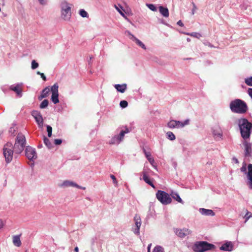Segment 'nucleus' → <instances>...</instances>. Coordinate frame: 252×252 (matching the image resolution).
I'll list each match as a JSON object with an SVG mask.
<instances>
[{
	"label": "nucleus",
	"instance_id": "obj_1",
	"mask_svg": "<svg viewBox=\"0 0 252 252\" xmlns=\"http://www.w3.org/2000/svg\"><path fill=\"white\" fill-rule=\"evenodd\" d=\"M238 126L242 138L244 140L249 139L252 130V124L247 119L242 118L238 120Z\"/></svg>",
	"mask_w": 252,
	"mask_h": 252
},
{
	"label": "nucleus",
	"instance_id": "obj_2",
	"mask_svg": "<svg viewBox=\"0 0 252 252\" xmlns=\"http://www.w3.org/2000/svg\"><path fill=\"white\" fill-rule=\"evenodd\" d=\"M230 108L232 112L238 114H244L248 110L245 102L239 99H236L230 103Z\"/></svg>",
	"mask_w": 252,
	"mask_h": 252
},
{
	"label": "nucleus",
	"instance_id": "obj_3",
	"mask_svg": "<svg viewBox=\"0 0 252 252\" xmlns=\"http://www.w3.org/2000/svg\"><path fill=\"white\" fill-rule=\"evenodd\" d=\"M71 4L66 0H63L61 3V17L65 21H69L71 16Z\"/></svg>",
	"mask_w": 252,
	"mask_h": 252
},
{
	"label": "nucleus",
	"instance_id": "obj_4",
	"mask_svg": "<svg viewBox=\"0 0 252 252\" xmlns=\"http://www.w3.org/2000/svg\"><path fill=\"white\" fill-rule=\"evenodd\" d=\"M25 145V136L22 133H19L17 136L15 144L13 146L15 153H21L24 150Z\"/></svg>",
	"mask_w": 252,
	"mask_h": 252
},
{
	"label": "nucleus",
	"instance_id": "obj_5",
	"mask_svg": "<svg viewBox=\"0 0 252 252\" xmlns=\"http://www.w3.org/2000/svg\"><path fill=\"white\" fill-rule=\"evenodd\" d=\"M14 147L11 143L7 142L3 148V154L5 158V162L10 163L12 159L14 154Z\"/></svg>",
	"mask_w": 252,
	"mask_h": 252
},
{
	"label": "nucleus",
	"instance_id": "obj_6",
	"mask_svg": "<svg viewBox=\"0 0 252 252\" xmlns=\"http://www.w3.org/2000/svg\"><path fill=\"white\" fill-rule=\"evenodd\" d=\"M215 248V246L207 242L201 241L196 243L193 246V250L197 252H204L212 250Z\"/></svg>",
	"mask_w": 252,
	"mask_h": 252
},
{
	"label": "nucleus",
	"instance_id": "obj_7",
	"mask_svg": "<svg viewBox=\"0 0 252 252\" xmlns=\"http://www.w3.org/2000/svg\"><path fill=\"white\" fill-rule=\"evenodd\" d=\"M156 197L158 200L164 205L168 204L172 201V199L170 195L162 190H158L156 193Z\"/></svg>",
	"mask_w": 252,
	"mask_h": 252
},
{
	"label": "nucleus",
	"instance_id": "obj_8",
	"mask_svg": "<svg viewBox=\"0 0 252 252\" xmlns=\"http://www.w3.org/2000/svg\"><path fill=\"white\" fill-rule=\"evenodd\" d=\"M128 132V128L121 130L119 134L114 135L109 141L108 143L110 145L119 144L123 140L125 134Z\"/></svg>",
	"mask_w": 252,
	"mask_h": 252
},
{
	"label": "nucleus",
	"instance_id": "obj_9",
	"mask_svg": "<svg viewBox=\"0 0 252 252\" xmlns=\"http://www.w3.org/2000/svg\"><path fill=\"white\" fill-rule=\"evenodd\" d=\"M58 89L59 85L57 83L54 84L51 88V100L54 104H57L59 102Z\"/></svg>",
	"mask_w": 252,
	"mask_h": 252
},
{
	"label": "nucleus",
	"instance_id": "obj_10",
	"mask_svg": "<svg viewBox=\"0 0 252 252\" xmlns=\"http://www.w3.org/2000/svg\"><path fill=\"white\" fill-rule=\"evenodd\" d=\"M32 116L35 119L39 127H42L43 126V119L40 112L33 111L32 112Z\"/></svg>",
	"mask_w": 252,
	"mask_h": 252
},
{
	"label": "nucleus",
	"instance_id": "obj_11",
	"mask_svg": "<svg viewBox=\"0 0 252 252\" xmlns=\"http://www.w3.org/2000/svg\"><path fill=\"white\" fill-rule=\"evenodd\" d=\"M25 154L27 158L31 160H33L36 158V153L34 149L31 147H27L25 149Z\"/></svg>",
	"mask_w": 252,
	"mask_h": 252
},
{
	"label": "nucleus",
	"instance_id": "obj_12",
	"mask_svg": "<svg viewBox=\"0 0 252 252\" xmlns=\"http://www.w3.org/2000/svg\"><path fill=\"white\" fill-rule=\"evenodd\" d=\"M134 221L135 222V228H133V232L135 234H139V229L141 225V220L140 217L138 215H135L134 217Z\"/></svg>",
	"mask_w": 252,
	"mask_h": 252
},
{
	"label": "nucleus",
	"instance_id": "obj_13",
	"mask_svg": "<svg viewBox=\"0 0 252 252\" xmlns=\"http://www.w3.org/2000/svg\"><path fill=\"white\" fill-rule=\"evenodd\" d=\"M243 144L245 147V156L246 157H250L252 156V148L251 143L248 142L246 140L243 142Z\"/></svg>",
	"mask_w": 252,
	"mask_h": 252
},
{
	"label": "nucleus",
	"instance_id": "obj_14",
	"mask_svg": "<svg viewBox=\"0 0 252 252\" xmlns=\"http://www.w3.org/2000/svg\"><path fill=\"white\" fill-rule=\"evenodd\" d=\"M175 233L178 236L181 238H184L190 234L191 231L188 228H184L182 229H176Z\"/></svg>",
	"mask_w": 252,
	"mask_h": 252
},
{
	"label": "nucleus",
	"instance_id": "obj_15",
	"mask_svg": "<svg viewBox=\"0 0 252 252\" xmlns=\"http://www.w3.org/2000/svg\"><path fill=\"white\" fill-rule=\"evenodd\" d=\"M234 248V245L232 242L227 241L222 244L220 247V250L223 251L231 252Z\"/></svg>",
	"mask_w": 252,
	"mask_h": 252
},
{
	"label": "nucleus",
	"instance_id": "obj_16",
	"mask_svg": "<svg viewBox=\"0 0 252 252\" xmlns=\"http://www.w3.org/2000/svg\"><path fill=\"white\" fill-rule=\"evenodd\" d=\"M61 188H66L68 187H76L78 189H82V187L75 183L74 182L68 180L64 181L62 184L59 185Z\"/></svg>",
	"mask_w": 252,
	"mask_h": 252
},
{
	"label": "nucleus",
	"instance_id": "obj_17",
	"mask_svg": "<svg viewBox=\"0 0 252 252\" xmlns=\"http://www.w3.org/2000/svg\"><path fill=\"white\" fill-rule=\"evenodd\" d=\"M248 169L247 178L248 179V185L249 188L252 189V164L248 165Z\"/></svg>",
	"mask_w": 252,
	"mask_h": 252
},
{
	"label": "nucleus",
	"instance_id": "obj_18",
	"mask_svg": "<svg viewBox=\"0 0 252 252\" xmlns=\"http://www.w3.org/2000/svg\"><path fill=\"white\" fill-rule=\"evenodd\" d=\"M143 152L149 162L156 169L157 166L155 163V160L153 158L151 157V153L150 152H146L145 149H143Z\"/></svg>",
	"mask_w": 252,
	"mask_h": 252
},
{
	"label": "nucleus",
	"instance_id": "obj_19",
	"mask_svg": "<svg viewBox=\"0 0 252 252\" xmlns=\"http://www.w3.org/2000/svg\"><path fill=\"white\" fill-rule=\"evenodd\" d=\"M200 213L205 216H214L215 213L213 210L210 209H206L204 208H200L199 210Z\"/></svg>",
	"mask_w": 252,
	"mask_h": 252
},
{
	"label": "nucleus",
	"instance_id": "obj_20",
	"mask_svg": "<svg viewBox=\"0 0 252 252\" xmlns=\"http://www.w3.org/2000/svg\"><path fill=\"white\" fill-rule=\"evenodd\" d=\"M10 90L15 92L18 96H22V90L21 89L20 85L17 84L15 86L12 85L10 86Z\"/></svg>",
	"mask_w": 252,
	"mask_h": 252
},
{
	"label": "nucleus",
	"instance_id": "obj_21",
	"mask_svg": "<svg viewBox=\"0 0 252 252\" xmlns=\"http://www.w3.org/2000/svg\"><path fill=\"white\" fill-rule=\"evenodd\" d=\"M142 174L143 180L149 185L151 186L153 188L155 189V185L153 184L152 181L150 180V178L147 175V173L145 171H143Z\"/></svg>",
	"mask_w": 252,
	"mask_h": 252
},
{
	"label": "nucleus",
	"instance_id": "obj_22",
	"mask_svg": "<svg viewBox=\"0 0 252 252\" xmlns=\"http://www.w3.org/2000/svg\"><path fill=\"white\" fill-rule=\"evenodd\" d=\"M159 11L163 17L167 18L169 16V10L167 8L160 6H159Z\"/></svg>",
	"mask_w": 252,
	"mask_h": 252
},
{
	"label": "nucleus",
	"instance_id": "obj_23",
	"mask_svg": "<svg viewBox=\"0 0 252 252\" xmlns=\"http://www.w3.org/2000/svg\"><path fill=\"white\" fill-rule=\"evenodd\" d=\"M115 88L117 90V91L123 93L126 89V85L125 84L122 85L117 84L115 85Z\"/></svg>",
	"mask_w": 252,
	"mask_h": 252
},
{
	"label": "nucleus",
	"instance_id": "obj_24",
	"mask_svg": "<svg viewBox=\"0 0 252 252\" xmlns=\"http://www.w3.org/2000/svg\"><path fill=\"white\" fill-rule=\"evenodd\" d=\"M51 91V89H49L48 87H46L44 89H43L42 91V94L39 97L40 99H42L43 98L47 97Z\"/></svg>",
	"mask_w": 252,
	"mask_h": 252
},
{
	"label": "nucleus",
	"instance_id": "obj_25",
	"mask_svg": "<svg viewBox=\"0 0 252 252\" xmlns=\"http://www.w3.org/2000/svg\"><path fill=\"white\" fill-rule=\"evenodd\" d=\"M13 243L17 247H20L21 245L19 235H15L13 237Z\"/></svg>",
	"mask_w": 252,
	"mask_h": 252
},
{
	"label": "nucleus",
	"instance_id": "obj_26",
	"mask_svg": "<svg viewBox=\"0 0 252 252\" xmlns=\"http://www.w3.org/2000/svg\"><path fill=\"white\" fill-rule=\"evenodd\" d=\"M171 195L173 199L177 201L178 202L184 204V201L177 192L172 191L171 193Z\"/></svg>",
	"mask_w": 252,
	"mask_h": 252
},
{
	"label": "nucleus",
	"instance_id": "obj_27",
	"mask_svg": "<svg viewBox=\"0 0 252 252\" xmlns=\"http://www.w3.org/2000/svg\"><path fill=\"white\" fill-rule=\"evenodd\" d=\"M132 41H134L142 49L146 50V47L144 44L135 36H132Z\"/></svg>",
	"mask_w": 252,
	"mask_h": 252
},
{
	"label": "nucleus",
	"instance_id": "obj_28",
	"mask_svg": "<svg viewBox=\"0 0 252 252\" xmlns=\"http://www.w3.org/2000/svg\"><path fill=\"white\" fill-rule=\"evenodd\" d=\"M189 124V120L187 119L184 122L177 121V128L183 127Z\"/></svg>",
	"mask_w": 252,
	"mask_h": 252
},
{
	"label": "nucleus",
	"instance_id": "obj_29",
	"mask_svg": "<svg viewBox=\"0 0 252 252\" xmlns=\"http://www.w3.org/2000/svg\"><path fill=\"white\" fill-rule=\"evenodd\" d=\"M213 134L214 135V136L220 138L222 135V132L220 128H217L215 129H213Z\"/></svg>",
	"mask_w": 252,
	"mask_h": 252
},
{
	"label": "nucleus",
	"instance_id": "obj_30",
	"mask_svg": "<svg viewBox=\"0 0 252 252\" xmlns=\"http://www.w3.org/2000/svg\"><path fill=\"white\" fill-rule=\"evenodd\" d=\"M167 126L169 128H177V121L171 120L167 124Z\"/></svg>",
	"mask_w": 252,
	"mask_h": 252
},
{
	"label": "nucleus",
	"instance_id": "obj_31",
	"mask_svg": "<svg viewBox=\"0 0 252 252\" xmlns=\"http://www.w3.org/2000/svg\"><path fill=\"white\" fill-rule=\"evenodd\" d=\"M44 143L45 144V145L49 148L51 149L52 148L53 145L50 142L49 139H48L46 137H44Z\"/></svg>",
	"mask_w": 252,
	"mask_h": 252
},
{
	"label": "nucleus",
	"instance_id": "obj_32",
	"mask_svg": "<svg viewBox=\"0 0 252 252\" xmlns=\"http://www.w3.org/2000/svg\"><path fill=\"white\" fill-rule=\"evenodd\" d=\"M166 136L168 139L170 140H174L176 138L174 133L171 131H168L166 133Z\"/></svg>",
	"mask_w": 252,
	"mask_h": 252
},
{
	"label": "nucleus",
	"instance_id": "obj_33",
	"mask_svg": "<svg viewBox=\"0 0 252 252\" xmlns=\"http://www.w3.org/2000/svg\"><path fill=\"white\" fill-rule=\"evenodd\" d=\"M152 252H164V250L163 247L157 245L154 248Z\"/></svg>",
	"mask_w": 252,
	"mask_h": 252
},
{
	"label": "nucleus",
	"instance_id": "obj_34",
	"mask_svg": "<svg viewBox=\"0 0 252 252\" xmlns=\"http://www.w3.org/2000/svg\"><path fill=\"white\" fill-rule=\"evenodd\" d=\"M49 102L47 99H44L40 104V108L43 109L47 107Z\"/></svg>",
	"mask_w": 252,
	"mask_h": 252
},
{
	"label": "nucleus",
	"instance_id": "obj_35",
	"mask_svg": "<svg viewBox=\"0 0 252 252\" xmlns=\"http://www.w3.org/2000/svg\"><path fill=\"white\" fill-rule=\"evenodd\" d=\"M79 14L80 15L83 17H88V13L84 9H82L79 10Z\"/></svg>",
	"mask_w": 252,
	"mask_h": 252
},
{
	"label": "nucleus",
	"instance_id": "obj_36",
	"mask_svg": "<svg viewBox=\"0 0 252 252\" xmlns=\"http://www.w3.org/2000/svg\"><path fill=\"white\" fill-rule=\"evenodd\" d=\"M188 35H189L191 36L196 37L197 38H199L200 37H201V35L200 33L198 32H192L191 33H187Z\"/></svg>",
	"mask_w": 252,
	"mask_h": 252
},
{
	"label": "nucleus",
	"instance_id": "obj_37",
	"mask_svg": "<svg viewBox=\"0 0 252 252\" xmlns=\"http://www.w3.org/2000/svg\"><path fill=\"white\" fill-rule=\"evenodd\" d=\"M148 7L153 11H156L157 8L156 6L153 4H147Z\"/></svg>",
	"mask_w": 252,
	"mask_h": 252
},
{
	"label": "nucleus",
	"instance_id": "obj_38",
	"mask_svg": "<svg viewBox=\"0 0 252 252\" xmlns=\"http://www.w3.org/2000/svg\"><path fill=\"white\" fill-rule=\"evenodd\" d=\"M39 66L38 63L36 62L35 60H32V62L31 67L32 69H35L37 68Z\"/></svg>",
	"mask_w": 252,
	"mask_h": 252
},
{
	"label": "nucleus",
	"instance_id": "obj_39",
	"mask_svg": "<svg viewBox=\"0 0 252 252\" xmlns=\"http://www.w3.org/2000/svg\"><path fill=\"white\" fill-rule=\"evenodd\" d=\"M120 105L122 108H125L127 106L128 103L126 100H122L120 103Z\"/></svg>",
	"mask_w": 252,
	"mask_h": 252
},
{
	"label": "nucleus",
	"instance_id": "obj_40",
	"mask_svg": "<svg viewBox=\"0 0 252 252\" xmlns=\"http://www.w3.org/2000/svg\"><path fill=\"white\" fill-rule=\"evenodd\" d=\"M115 7L121 15L125 16V14L121 10V9H122V7L121 5H119V6H118L116 5H115Z\"/></svg>",
	"mask_w": 252,
	"mask_h": 252
},
{
	"label": "nucleus",
	"instance_id": "obj_41",
	"mask_svg": "<svg viewBox=\"0 0 252 252\" xmlns=\"http://www.w3.org/2000/svg\"><path fill=\"white\" fill-rule=\"evenodd\" d=\"M245 82L248 86H252V77L246 78Z\"/></svg>",
	"mask_w": 252,
	"mask_h": 252
},
{
	"label": "nucleus",
	"instance_id": "obj_42",
	"mask_svg": "<svg viewBox=\"0 0 252 252\" xmlns=\"http://www.w3.org/2000/svg\"><path fill=\"white\" fill-rule=\"evenodd\" d=\"M252 217V213L249 212H247L245 216H244V219H245V222L247 221L248 220Z\"/></svg>",
	"mask_w": 252,
	"mask_h": 252
},
{
	"label": "nucleus",
	"instance_id": "obj_43",
	"mask_svg": "<svg viewBox=\"0 0 252 252\" xmlns=\"http://www.w3.org/2000/svg\"><path fill=\"white\" fill-rule=\"evenodd\" d=\"M110 177L113 180V182L114 184L115 185V186L117 187L118 186V182L117 181V179H116L115 176L114 175L111 174L110 175Z\"/></svg>",
	"mask_w": 252,
	"mask_h": 252
},
{
	"label": "nucleus",
	"instance_id": "obj_44",
	"mask_svg": "<svg viewBox=\"0 0 252 252\" xmlns=\"http://www.w3.org/2000/svg\"><path fill=\"white\" fill-rule=\"evenodd\" d=\"M240 170H241V171L242 172H243V173H247V168H246V163H244L243 165V166L241 168Z\"/></svg>",
	"mask_w": 252,
	"mask_h": 252
},
{
	"label": "nucleus",
	"instance_id": "obj_45",
	"mask_svg": "<svg viewBox=\"0 0 252 252\" xmlns=\"http://www.w3.org/2000/svg\"><path fill=\"white\" fill-rule=\"evenodd\" d=\"M126 35L129 36V38L132 40V36H134L129 31H126L125 32Z\"/></svg>",
	"mask_w": 252,
	"mask_h": 252
},
{
	"label": "nucleus",
	"instance_id": "obj_46",
	"mask_svg": "<svg viewBox=\"0 0 252 252\" xmlns=\"http://www.w3.org/2000/svg\"><path fill=\"white\" fill-rule=\"evenodd\" d=\"M62 140L60 139H56L54 140V143L56 145H60L62 143Z\"/></svg>",
	"mask_w": 252,
	"mask_h": 252
},
{
	"label": "nucleus",
	"instance_id": "obj_47",
	"mask_svg": "<svg viewBox=\"0 0 252 252\" xmlns=\"http://www.w3.org/2000/svg\"><path fill=\"white\" fill-rule=\"evenodd\" d=\"M39 3L42 5H45L47 4V0H38Z\"/></svg>",
	"mask_w": 252,
	"mask_h": 252
},
{
	"label": "nucleus",
	"instance_id": "obj_48",
	"mask_svg": "<svg viewBox=\"0 0 252 252\" xmlns=\"http://www.w3.org/2000/svg\"><path fill=\"white\" fill-rule=\"evenodd\" d=\"M47 132H52V128L51 126H47Z\"/></svg>",
	"mask_w": 252,
	"mask_h": 252
},
{
	"label": "nucleus",
	"instance_id": "obj_49",
	"mask_svg": "<svg viewBox=\"0 0 252 252\" xmlns=\"http://www.w3.org/2000/svg\"><path fill=\"white\" fill-rule=\"evenodd\" d=\"M193 9L192 10V14H194V11H195V10L197 8L194 3H193Z\"/></svg>",
	"mask_w": 252,
	"mask_h": 252
},
{
	"label": "nucleus",
	"instance_id": "obj_50",
	"mask_svg": "<svg viewBox=\"0 0 252 252\" xmlns=\"http://www.w3.org/2000/svg\"><path fill=\"white\" fill-rule=\"evenodd\" d=\"M248 94L252 98V89L250 88L248 90Z\"/></svg>",
	"mask_w": 252,
	"mask_h": 252
},
{
	"label": "nucleus",
	"instance_id": "obj_51",
	"mask_svg": "<svg viewBox=\"0 0 252 252\" xmlns=\"http://www.w3.org/2000/svg\"><path fill=\"white\" fill-rule=\"evenodd\" d=\"M177 25L181 27H183L184 26V24L181 20H179L177 22Z\"/></svg>",
	"mask_w": 252,
	"mask_h": 252
},
{
	"label": "nucleus",
	"instance_id": "obj_52",
	"mask_svg": "<svg viewBox=\"0 0 252 252\" xmlns=\"http://www.w3.org/2000/svg\"><path fill=\"white\" fill-rule=\"evenodd\" d=\"M40 76L42 78V79L44 80V81H46V76H45V75L44 74V73H42L41 75H40Z\"/></svg>",
	"mask_w": 252,
	"mask_h": 252
},
{
	"label": "nucleus",
	"instance_id": "obj_53",
	"mask_svg": "<svg viewBox=\"0 0 252 252\" xmlns=\"http://www.w3.org/2000/svg\"><path fill=\"white\" fill-rule=\"evenodd\" d=\"M151 246H152V244H149V245L148 246V248H147V252H150V249H151Z\"/></svg>",
	"mask_w": 252,
	"mask_h": 252
},
{
	"label": "nucleus",
	"instance_id": "obj_54",
	"mask_svg": "<svg viewBox=\"0 0 252 252\" xmlns=\"http://www.w3.org/2000/svg\"><path fill=\"white\" fill-rule=\"evenodd\" d=\"M3 226V223L2 222V221L0 220V228H2Z\"/></svg>",
	"mask_w": 252,
	"mask_h": 252
},
{
	"label": "nucleus",
	"instance_id": "obj_55",
	"mask_svg": "<svg viewBox=\"0 0 252 252\" xmlns=\"http://www.w3.org/2000/svg\"><path fill=\"white\" fill-rule=\"evenodd\" d=\"M74 251L76 252H78L79 249H78V248L77 247L75 248Z\"/></svg>",
	"mask_w": 252,
	"mask_h": 252
},
{
	"label": "nucleus",
	"instance_id": "obj_56",
	"mask_svg": "<svg viewBox=\"0 0 252 252\" xmlns=\"http://www.w3.org/2000/svg\"><path fill=\"white\" fill-rule=\"evenodd\" d=\"M52 132H48V136L50 137L52 136Z\"/></svg>",
	"mask_w": 252,
	"mask_h": 252
},
{
	"label": "nucleus",
	"instance_id": "obj_57",
	"mask_svg": "<svg viewBox=\"0 0 252 252\" xmlns=\"http://www.w3.org/2000/svg\"><path fill=\"white\" fill-rule=\"evenodd\" d=\"M233 159L235 160L236 163H238V160L237 158H234Z\"/></svg>",
	"mask_w": 252,
	"mask_h": 252
},
{
	"label": "nucleus",
	"instance_id": "obj_58",
	"mask_svg": "<svg viewBox=\"0 0 252 252\" xmlns=\"http://www.w3.org/2000/svg\"><path fill=\"white\" fill-rule=\"evenodd\" d=\"M36 73H37V74H38V75H40L42 73H41V72H39V71H37Z\"/></svg>",
	"mask_w": 252,
	"mask_h": 252
},
{
	"label": "nucleus",
	"instance_id": "obj_59",
	"mask_svg": "<svg viewBox=\"0 0 252 252\" xmlns=\"http://www.w3.org/2000/svg\"><path fill=\"white\" fill-rule=\"evenodd\" d=\"M187 41H190V39H189V38H188V39H187Z\"/></svg>",
	"mask_w": 252,
	"mask_h": 252
}]
</instances>
